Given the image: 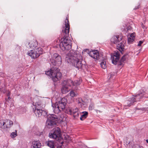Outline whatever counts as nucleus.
I'll return each mask as SVG.
<instances>
[{
	"mask_svg": "<svg viewBox=\"0 0 148 148\" xmlns=\"http://www.w3.org/2000/svg\"><path fill=\"white\" fill-rule=\"evenodd\" d=\"M15 131L16 132H13L11 133V136L12 138H14L17 136L16 133V130Z\"/></svg>",
	"mask_w": 148,
	"mask_h": 148,
	"instance_id": "c85d7f7f",
	"label": "nucleus"
},
{
	"mask_svg": "<svg viewBox=\"0 0 148 148\" xmlns=\"http://www.w3.org/2000/svg\"><path fill=\"white\" fill-rule=\"evenodd\" d=\"M71 43L63 45L62 43H60V46L62 50H67L71 49Z\"/></svg>",
	"mask_w": 148,
	"mask_h": 148,
	"instance_id": "2eb2a0df",
	"label": "nucleus"
},
{
	"mask_svg": "<svg viewBox=\"0 0 148 148\" xmlns=\"http://www.w3.org/2000/svg\"><path fill=\"white\" fill-rule=\"evenodd\" d=\"M61 136L60 129L58 127L53 129L49 134L50 138L57 140H59L60 139Z\"/></svg>",
	"mask_w": 148,
	"mask_h": 148,
	"instance_id": "423d86ee",
	"label": "nucleus"
},
{
	"mask_svg": "<svg viewBox=\"0 0 148 148\" xmlns=\"http://www.w3.org/2000/svg\"><path fill=\"white\" fill-rule=\"evenodd\" d=\"M94 108V104L93 103H91L89 107V109L90 110H92Z\"/></svg>",
	"mask_w": 148,
	"mask_h": 148,
	"instance_id": "c756f323",
	"label": "nucleus"
},
{
	"mask_svg": "<svg viewBox=\"0 0 148 148\" xmlns=\"http://www.w3.org/2000/svg\"><path fill=\"white\" fill-rule=\"evenodd\" d=\"M124 45L122 42L118 44L117 46V49L120 51H123L124 49Z\"/></svg>",
	"mask_w": 148,
	"mask_h": 148,
	"instance_id": "5701e85b",
	"label": "nucleus"
},
{
	"mask_svg": "<svg viewBox=\"0 0 148 148\" xmlns=\"http://www.w3.org/2000/svg\"><path fill=\"white\" fill-rule=\"evenodd\" d=\"M80 57L79 55L71 54L69 53L66 56V60L68 63L79 69L82 67V65L81 61L79 60Z\"/></svg>",
	"mask_w": 148,
	"mask_h": 148,
	"instance_id": "f03ea898",
	"label": "nucleus"
},
{
	"mask_svg": "<svg viewBox=\"0 0 148 148\" xmlns=\"http://www.w3.org/2000/svg\"><path fill=\"white\" fill-rule=\"evenodd\" d=\"M64 119H65V118L64 117L63 118H62L61 119H60V120L61 121H63L64 120Z\"/></svg>",
	"mask_w": 148,
	"mask_h": 148,
	"instance_id": "ea45409f",
	"label": "nucleus"
},
{
	"mask_svg": "<svg viewBox=\"0 0 148 148\" xmlns=\"http://www.w3.org/2000/svg\"><path fill=\"white\" fill-rule=\"evenodd\" d=\"M66 102V100L64 98H62L61 100L56 102L55 103L52 104V106L54 112L56 114L58 113L65 108Z\"/></svg>",
	"mask_w": 148,
	"mask_h": 148,
	"instance_id": "7ed1b4c3",
	"label": "nucleus"
},
{
	"mask_svg": "<svg viewBox=\"0 0 148 148\" xmlns=\"http://www.w3.org/2000/svg\"><path fill=\"white\" fill-rule=\"evenodd\" d=\"M45 144L51 148H54L56 145V143L53 140H49L45 143Z\"/></svg>",
	"mask_w": 148,
	"mask_h": 148,
	"instance_id": "6ab92c4d",
	"label": "nucleus"
},
{
	"mask_svg": "<svg viewBox=\"0 0 148 148\" xmlns=\"http://www.w3.org/2000/svg\"><path fill=\"white\" fill-rule=\"evenodd\" d=\"M123 29L125 31L126 30V29H127V31H128L129 30H131L132 29V27L130 26L128 27H127V26L126 27H125V28H123Z\"/></svg>",
	"mask_w": 148,
	"mask_h": 148,
	"instance_id": "2f4dec72",
	"label": "nucleus"
},
{
	"mask_svg": "<svg viewBox=\"0 0 148 148\" xmlns=\"http://www.w3.org/2000/svg\"><path fill=\"white\" fill-rule=\"evenodd\" d=\"M41 146V144L39 141H34L31 148H40Z\"/></svg>",
	"mask_w": 148,
	"mask_h": 148,
	"instance_id": "a211bd4d",
	"label": "nucleus"
},
{
	"mask_svg": "<svg viewBox=\"0 0 148 148\" xmlns=\"http://www.w3.org/2000/svg\"><path fill=\"white\" fill-rule=\"evenodd\" d=\"M50 61L53 65L56 64V63L55 59H53V58H52V59L50 60Z\"/></svg>",
	"mask_w": 148,
	"mask_h": 148,
	"instance_id": "7c9ffc66",
	"label": "nucleus"
},
{
	"mask_svg": "<svg viewBox=\"0 0 148 148\" xmlns=\"http://www.w3.org/2000/svg\"><path fill=\"white\" fill-rule=\"evenodd\" d=\"M110 76V78L111 77H112V76H114V75H113V74L112 73H110V75H109Z\"/></svg>",
	"mask_w": 148,
	"mask_h": 148,
	"instance_id": "58836bf2",
	"label": "nucleus"
},
{
	"mask_svg": "<svg viewBox=\"0 0 148 148\" xmlns=\"http://www.w3.org/2000/svg\"><path fill=\"white\" fill-rule=\"evenodd\" d=\"M127 58V55H124L123 56L120 60V61H119V64L120 65H122V63L125 60L126 58Z\"/></svg>",
	"mask_w": 148,
	"mask_h": 148,
	"instance_id": "393cba45",
	"label": "nucleus"
},
{
	"mask_svg": "<svg viewBox=\"0 0 148 148\" xmlns=\"http://www.w3.org/2000/svg\"><path fill=\"white\" fill-rule=\"evenodd\" d=\"M140 95H138L135 96V97L136 98V99L135 97H132L130 98L127 101H126L125 102L124 107L125 109L127 108V107H130L131 105L133 104V103L136 101H138L139 99Z\"/></svg>",
	"mask_w": 148,
	"mask_h": 148,
	"instance_id": "6e6552de",
	"label": "nucleus"
},
{
	"mask_svg": "<svg viewBox=\"0 0 148 148\" xmlns=\"http://www.w3.org/2000/svg\"><path fill=\"white\" fill-rule=\"evenodd\" d=\"M37 42L36 40L34 39L31 40L29 43L27 47L28 48L34 49L37 47Z\"/></svg>",
	"mask_w": 148,
	"mask_h": 148,
	"instance_id": "f3484780",
	"label": "nucleus"
},
{
	"mask_svg": "<svg viewBox=\"0 0 148 148\" xmlns=\"http://www.w3.org/2000/svg\"><path fill=\"white\" fill-rule=\"evenodd\" d=\"M5 120L4 122L3 120L0 121V127L3 129H5Z\"/></svg>",
	"mask_w": 148,
	"mask_h": 148,
	"instance_id": "a878e982",
	"label": "nucleus"
},
{
	"mask_svg": "<svg viewBox=\"0 0 148 148\" xmlns=\"http://www.w3.org/2000/svg\"><path fill=\"white\" fill-rule=\"evenodd\" d=\"M70 95L72 97H73L75 96V92L73 91H71L70 92Z\"/></svg>",
	"mask_w": 148,
	"mask_h": 148,
	"instance_id": "72a5a7b5",
	"label": "nucleus"
},
{
	"mask_svg": "<svg viewBox=\"0 0 148 148\" xmlns=\"http://www.w3.org/2000/svg\"><path fill=\"white\" fill-rule=\"evenodd\" d=\"M141 110H148V105H147V107H146L145 108H140Z\"/></svg>",
	"mask_w": 148,
	"mask_h": 148,
	"instance_id": "c9c22d12",
	"label": "nucleus"
},
{
	"mask_svg": "<svg viewBox=\"0 0 148 148\" xmlns=\"http://www.w3.org/2000/svg\"><path fill=\"white\" fill-rule=\"evenodd\" d=\"M106 61V59L105 57V58H103L102 62L100 63L101 67L103 69H106L107 67Z\"/></svg>",
	"mask_w": 148,
	"mask_h": 148,
	"instance_id": "aec40b11",
	"label": "nucleus"
},
{
	"mask_svg": "<svg viewBox=\"0 0 148 148\" xmlns=\"http://www.w3.org/2000/svg\"><path fill=\"white\" fill-rule=\"evenodd\" d=\"M57 71L51 70L46 72V74L48 75L51 76L54 82H57L60 80L61 78L62 75L59 72L58 69H57Z\"/></svg>",
	"mask_w": 148,
	"mask_h": 148,
	"instance_id": "20e7f679",
	"label": "nucleus"
},
{
	"mask_svg": "<svg viewBox=\"0 0 148 148\" xmlns=\"http://www.w3.org/2000/svg\"><path fill=\"white\" fill-rule=\"evenodd\" d=\"M56 62H61V58L60 56H58L55 59Z\"/></svg>",
	"mask_w": 148,
	"mask_h": 148,
	"instance_id": "cd10ccee",
	"label": "nucleus"
},
{
	"mask_svg": "<svg viewBox=\"0 0 148 148\" xmlns=\"http://www.w3.org/2000/svg\"><path fill=\"white\" fill-rule=\"evenodd\" d=\"M69 114L71 115H73L74 117L79 115L78 110L77 108H69Z\"/></svg>",
	"mask_w": 148,
	"mask_h": 148,
	"instance_id": "ddd939ff",
	"label": "nucleus"
},
{
	"mask_svg": "<svg viewBox=\"0 0 148 148\" xmlns=\"http://www.w3.org/2000/svg\"><path fill=\"white\" fill-rule=\"evenodd\" d=\"M10 92L8 91L7 93V97H8V99H10L11 98H10Z\"/></svg>",
	"mask_w": 148,
	"mask_h": 148,
	"instance_id": "4c0bfd02",
	"label": "nucleus"
},
{
	"mask_svg": "<svg viewBox=\"0 0 148 148\" xmlns=\"http://www.w3.org/2000/svg\"><path fill=\"white\" fill-rule=\"evenodd\" d=\"M59 56L58 54L54 53L52 56V58H53V59H55Z\"/></svg>",
	"mask_w": 148,
	"mask_h": 148,
	"instance_id": "473e14b6",
	"label": "nucleus"
},
{
	"mask_svg": "<svg viewBox=\"0 0 148 148\" xmlns=\"http://www.w3.org/2000/svg\"><path fill=\"white\" fill-rule=\"evenodd\" d=\"M36 106L35 107V109L34 110V108H33L34 111L36 116L38 117H40L41 116H44L46 114V112L41 109L39 108V106H40V104H37L38 106H37V103L35 104Z\"/></svg>",
	"mask_w": 148,
	"mask_h": 148,
	"instance_id": "1a4fd4ad",
	"label": "nucleus"
},
{
	"mask_svg": "<svg viewBox=\"0 0 148 148\" xmlns=\"http://www.w3.org/2000/svg\"><path fill=\"white\" fill-rule=\"evenodd\" d=\"M57 119V116L55 115H49L46 123V127L49 128L53 127V125L56 124Z\"/></svg>",
	"mask_w": 148,
	"mask_h": 148,
	"instance_id": "39448f33",
	"label": "nucleus"
},
{
	"mask_svg": "<svg viewBox=\"0 0 148 148\" xmlns=\"http://www.w3.org/2000/svg\"><path fill=\"white\" fill-rule=\"evenodd\" d=\"M121 40V38H119V36H114L111 38L110 42L112 44H116L120 41Z\"/></svg>",
	"mask_w": 148,
	"mask_h": 148,
	"instance_id": "dca6fc26",
	"label": "nucleus"
},
{
	"mask_svg": "<svg viewBox=\"0 0 148 148\" xmlns=\"http://www.w3.org/2000/svg\"><path fill=\"white\" fill-rule=\"evenodd\" d=\"M133 144H130L129 145V147L130 148H139L140 146L138 144H135L134 145H132Z\"/></svg>",
	"mask_w": 148,
	"mask_h": 148,
	"instance_id": "bb28decb",
	"label": "nucleus"
},
{
	"mask_svg": "<svg viewBox=\"0 0 148 148\" xmlns=\"http://www.w3.org/2000/svg\"><path fill=\"white\" fill-rule=\"evenodd\" d=\"M142 28H143V29H144L145 28V26L144 25H142Z\"/></svg>",
	"mask_w": 148,
	"mask_h": 148,
	"instance_id": "a19ab883",
	"label": "nucleus"
},
{
	"mask_svg": "<svg viewBox=\"0 0 148 148\" xmlns=\"http://www.w3.org/2000/svg\"><path fill=\"white\" fill-rule=\"evenodd\" d=\"M120 53L119 52H115L112 57V63L114 64L119 63V59L120 58Z\"/></svg>",
	"mask_w": 148,
	"mask_h": 148,
	"instance_id": "9d476101",
	"label": "nucleus"
},
{
	"mask_svg": "<svg viewBox=\"0 0 148 148\" xmlns=\"http://www.w3.org/2000/svg\"><path fill=\"white\" fill-rule=\"evenodd\" d=\"M81 80H79V81H76L75 82H73L71 79H68L66 80L64 82V84H68L69 85L71 86H77L79 85L81 83Z\"/></svg>",
	"mask_w": 148,
	"mask_h": 148,
	"instance_id": "f8f14e48",
	"label": "nucleus"
},
{
	"mask_svg": "<svg viewBox=\"0 0 148 148\" xmlns=\"http://www.w3.org/2000/svg\"><path fill=\"white\" fill-rule=\"evenodd\" d=\"M143 43V41H140L139 42L138 45V46H140Z\"/></svg>",
	"mask_w": 148,
	"mask_h": 148,
	"instance_id": "e433bc0d",
	"label": "nucleus"
},
{
	"mask_svg": "<svg viewBox=\"0 0 148 148\" xmlns=\"http://www.w3.org/2000/svg\"><path fill=\"white\" fill-rule=\"evenodd\" d=\"M88 54L90 56L95 59L97 60L99 58V53L98 51L97 50L91 51Z\"/></svg>",
	"mask_w": 148,
	"mask_h": 148,
	"instance_id": "4468645a",
	"label": "nucleus"
},
{
	"mask_svg": "<svg viewBox=\"0 0 148 148\" xmlns=\"http://www.w3.org/2000/svg\"><path fill=\"white\" fill-rule=\"evenodd\" d=\"M146 141L148 143V140H146Z\"/></svg>",
	"mask_w": 148,
	"mask_h": 148,
	"instance_id": "37998d69",
	"label": "nucleus"
},
{
	"mask_svg": "<svg viewBox=\"0 0 148 148\" xmlns=\"http://www.w3.org/2000/svg\"><path fill=\"white\" fill-rule=\"evenodd\" d=\"M135 34V33H133L131 34L130 37L128 38V42L129 43H131L134 40Z\"/></svg>",
	"mask_w": 148,
	"mask_h": 148,
	"instance_id": "412c9836",
	"label": "nucleus"
},
{
	"mask_svg": "<svg viewBox=\"0 0 148 148\" xmlns=\"http://www.w3.org/2000/svg\"><path fill=\"white\" fill-rule=\"evenodd\" d=\"M5 128H8L10 127L13 124L12 121L9 120H5Z\"/></svg>",
	"mask_w": 148,
	"mask_h": 148,
	"instance_id": "4be33fe9",
	"label": "nucleus"
},
{
	"mask_svg": "<svg viewBox=\"0 0 148 148\" xmlns=\"http://www.w3.org/2000/svg\"><path fill=\"white\" fill-rule=\"evenodd\" d=\"M138 8V7H137L136 8V7H135V8L134 9H137Z\"/></svg>",
	"mask_w": 148,
	"mask_h": 148,
	"instance_id": "79ce46f5",
	"label": "nucleus"
},
{
	"mask_svg": "<svg viewBox=\"0 0 148 148\" xmlns=\"http://www.w3.org/2000/svg\"><path fill=\"white\" fill-rule=\"evenodd\" d=\"M43 53L42 49L41 48L39 47L32 50L27 53V55L33 59L38 57L40 55Z\"/></svg>",
	"mask_w": 148,
	"mask_h": 148,
	"instance_id": "0eeeda50",
	"label": "nucleus"
},
{
	"mask_svg": "<svg viewBox=\"0 0 148 148\" xmlns=\"http://www.w3.org/2000/svg\"><path fill=\"white\" fill-rule=\"evenodd\" d=\"M64 22V26L63 27L62 33L63 38H61V42L60 43H62L63 45L71 44V41L68 37L69 35L70 25L68 18L67 17H66Z\"/></svg>",
	"mask_w": 148,
	"mask_h": 148,
	"instance_id": "f257e3e1",
	"label": "nucleus"
},
{
	"mask_svg": "<svg viewBox=\"0 0 148 148\" xmlns=\"http://www.w3.org/2000/svg\"><path fill=\"white\" fill-rule=\"evenodd\" d=\"M43 134V132H38L36 133V135L40 136Z\"/></svg>",
	"mask_w": 148,
	"mask_h": 148,
	"instance_id": "f704fd0d",
	"label": "nucleus"
},
{
	"mask_svg": "<svg viewBox=\"0 0 148 148\" xmlns=\"http://www.w3.org/2000/svg\"><path fill=\"white\" fill-rule=\"evenodd\" d=\"M66 81H64L62 82V86L61 88V92L63 94L66 93L69 91L70 89L69 88V87L70 86L68 84H64V82Z\"/></svg>",
	"mask_w": 148,
	"mask_h": 148,
	"instance_id": "9b49d317",
	"label": "nucleus"
},
{
	"mask_svg": "<svg viewBox=\"0 0 148 148\" xmlns=\"http://www.w3.org/2000/svg\"><path fill=\"white\" fill-rule=\"evenodd\" d=\"M82 113V114L81 116L80 119L81 120L83 121L87 116L88 112H84Z\"/></svg>",
	"mask_w": 148,
	"mask_h": 148,
	"instance_id": "b1692460",
	"label": "nucleus"
},
{
	"mask_svg": "<svg viewBox=\"0 0 148 148\" xmlns=\"http://www.w3.org/2000/svg\"><path fill=\"white\" fill-rule=\"evenodd\" d=\"M61 116H62V117H63V115H61Z\"/></svg>",
	"mask_w": 148,
	"mask_h": 148,
	"instance_id": "c03bdc74",
	"label": "nucleus"
}]
</instances>
